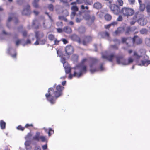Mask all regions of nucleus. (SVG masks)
<instances>
[{"label": "nucleus", "instance_id": "obj_1", "mask_svg": "<svg viewBox=\"0 0 150 150\" xmlns=\"http://www.w3.org/2000/svg\"><path fill=\"white\" fill-rule=\"evenodd\" d=\"M86 59H84L83 60L81 63L78 65L76 67H74L75 71L73 75L70 74L69 78L71 79L73 76H76L77 77H80L81 76L82 74L85 73L86 72V67L83 64V62L85 61Z\"/></svg>", "mask_w": 150, "mask_h": 150}, {"label": "nucleus", "instance_id": "obj_2", "mask_svg": "<svg viewBox=\"0 0 150 150\" xmlns=\"http://www.w3.org/2000/svg\"><path fill=\"white\" fill-rule=\"evenodd\" d=\"M64 87L62 86L58 85L56 87L57 91L54 92L52 88H50L48 90V94H46L45 96L51 103L54 104V101L53 100V97L52 96V94L54 93L55 96L57 98L61 95V91L64 89Z\"/></svg>", "mask_w": 150, "mask_h": 150}, {"label": "nucleus", "instance_id": "obj_3", "mask_svg": "<svg viewBox=\"0 0 150 150\" xmlns=\"http://www.w3.org/2000/svg\"><path fill=\"white\" fill-rule=\"evenodd\" d=\"M120 13L124 16L128 17L132 15L134 13V11L128 7H123L120 11Z\"/></svg>", "mask_w": 150, "mask_h": 150}, {"label": "nucleus", "instance_id": "obj_4", "mask_svg": "<svg viewBox=\"0 0 150 150\" xmlns=\"http://www.w3.org/2000/svg\"><path fill=\"white\" fill-rule=\"evenodd\" d=\"M110 8L114 13L118 15L120 12L119 6L114 4H112L110 6Z\"/></svg>", "mask_w": 150, "mask_h": 150}, {"label": "nucleus", "instance_id": "obj_5", "mask_svg": "<svg viewBox=\"0 0 150 150\" xmlns=\"http://www.w3.org/2000/svg\"><path fill=\"white\" fill-rule=\"evenodd\" d=\"M35 36L37 40L34 44L35 45H37L39 44L38 40H40L44 36V34L42 32L37 31L35 32Z\"/></svg>", "mask_w": 150, "mask_h": 150}, {"label": "nucleus", "instance_id": "obj_6", "mask_svg": "<svg viewBox=\"0 0 150 150\" xmlns=\"http://www.w3.org/2000/svg\"><path fill=\"white\" fill-rule=\"evenodd\" d=\"M148 57L146 55H145L144 56V59L141 61V64H139L138 65L146 66L150 64V60H148Z\"/></svg>", "mask_w": 150, "mask_h": 150}, {"label": "nucleus", "instance_id": "obj_7", "mask_svg": "<svg viewBox=\"0 0 150 150\" xmlns=\"http://www.w3.org/2000/svg\"><path fill=\"white\" fill-rule=\"evenodd\" d=\"M137 28L135 27H127L125 29V33L126 35H129L133 33Z\"/></svg>", "mask_w": 150, "mask_h": 150}, {"label": "nucleus", "instance_id": "obj_8", "mask_svg": "<svg viewBox=\"0 0 150 150\" xmlns=\"http://www.w3.org/2000/svg\"><path fill=\"white\" fill-rule=\"evenodd\" d=\"M65 51L66 54L68 55L71 54L73 52L74 48L71 45L66 46L65 48Z\"/></svg>", "mask_w": 150, "mask_h": 150}, {"label": "nucleus", "instance_id": "obj_9", "mask_svg": "<svg viewBox=\"0 0 150 150\" xmlns=\"http://www.w3.org/2000/svg\"><path fill=\"white\" fill-rule=\"evenodd\" d=\"M92 40V38L90 36L86 37L83 40L82 43L83 45H86L91 42Z\"/></svg>", "mask_w": 150, "mask_h": 150}, {"label": "nucleus", "instance_id": "obj_10", "mask_svg": "<svg viewBox=\"0 0 150 150\" xmlns=\"http://www.w3.org/2000/svg\"><path fill=\"white\" fill-rule=\"evenodd\" d=\"M132 41L134 44H141L142 42V39L137 36H135L133 38Z\"/></svg>", "mask_w": 150, "mask_h": 150}, {"label": "nucleus", "instance_id": "obj_11", "mask_svg": "<svg viewBox=\"0 0 150 150\" xmlns=\"http://www.w3.org/2000/svg\"><path fill=\"white\" fill-rule=\"evenodd\" d=\"M91 60V62L92 63V64H91L90 65V66L91 67V69H90V71L91 73H94L96 72L97 71V70L96 68H95V69H92V66H93L92 64H93L94 63H95L97 62H98V60L97 59H96V58H92Z\"/></svg>", "mask_w": 150, "mask_h": 150}, {"label": "nucleus", "instance_id": "obj_12", "mask_svg": "<svg viewBox=\"0 0 150 150\" xmlns=\"http://www.w3.org/2000/svg\"><path fill=\"white\" fill-rule=\"evenodd\" d=\"M115 57V56L113 54H112L109 56L102 54V57L103 59H105L108 60L109 61H112L113 59Z\"/></svg>", "mask_w": 150, "mask_h": 150}, {"label": "nucleus", "instance_id": "obj_13", "mask_svg": "<svg viewBox=\"0 0 150 150\" xmlns=\"http://www.w3.org/2000/svg\"><path fill=\"white\" fill-rule=\"evenodd\" d=\"M125 31V29L123 27H120L118 28L114 33L113 35H116L123 33Z\"/></svg>", "mask_w": 150, "mask_h": 150}, {"label": "nucleus", "instance_id": "obj_14", "mask_svg": "<svg viewBox=\"0 0 150 150\" xmlns=\"http://www.w3.org/2000/svg\"><path fill=\"white\" fill-rule=\"evenodd\" d=\"M117 62L118 64L125 65V64L123 63H126V60L121 57H117Z\"/></svg>", "mask_w": 150, "mask_h": 150}, {"label": "nucleus", "instance_id": "obj_15", "mask_svg": "<svg viewBox=\"0 0 150 150\" xmlns=\"http://www.w3.org/2000/svg\"><path fill=\"white\" fill-rule=\"evenodd\" d=\"M29 137L30 135H28L26 136L25 137V139L26 141L25 142V144L27 150L30 149V142L29 138Z\"/></svg>", "mask_w": 150, "mask_h": 150}, {"label": "nucleus", "instance_id": "obj_16", "mask_svg": "<svg viewBox=\"0 0 150 150\" xmlns=\"http://www.w3.org/2000/svg\"><path fill=\"white\" fill-rule=\"evenodd\" d=\"M30 13V6L27 5L24 8L23 11L22 13L23 15H27L29 14Z\"/></svg>", "mask_w": 150, "mask_h": 150}, {"label": "nucleus", "instance_id": "obj_17", "mask_svg": "<svg viewBox=\"0 0 150 150\" xmlns=\"http://www.w3.org/2000/svg\"><path fill=\"white\" fill-rule=\"evenodd\" d=\"M138 22L139 24L142 26L146 25L147 22L146 19L143 18H139L138 20Z\"/></svg>", "mask_w": 150, "mask_h": 150}, {"label": "nucleus", "instance_id": "obj_18", "mask_svg": "<svg viewBox=\"0 0 150 150\" xmlns=\"http://www.w3.org/2000/svg\"><path fill=\"white\" fill-rule=\"evenodd\" d=\"M85 19L88 21V22L92 23L95 19V17L94 16H90L89 15L86 16L85 18Z\"/></svg>", "mask_w": 150, "mask_h": 150}, {"label": "nucleus", "instance_id": "obj_19", "mask_svg": "<svg viewBox=\"0 0 150 150\" xmlns=\"http://www.w3.org/2000/svg\"><path fill=\"white\" fill-rule=\"evenodd\" d=\"M63 31L67 33H70L71 32V29L70 27L66 26L64 28Z\"/></svg>", "mask_w": 150, "mask_h": 150}, {"label": "nucleus", "instance_id": "obj_20", "mask_svg": "<svg viewBox=\"0 0 150 150\" xmlns=\"http://www.w3.org/2000/svg\"><path fill=\"white\" fill-rule=\"evenodd\" d=\"M40 133L39 132L36 133L35 135L33 137V139L39 141L40 140Z\"/></svg>", "mask_w": 150, "mask_h": 150}, {"label": "nucleus", "instance_id": "obj_21", "mask_svg": "<svg viewBox=\"0 0 150 150\" xmlns=\"http://www.w3.org/2000/svg\"><path fill=\"white\" fill-rule=\"evenodd\" d=\"M101 36L103 38H108L109 37V34L107 32H103L100 34Z\"/></svg>", "mask_w": 150, "mask_h": 150}, {"label": "nucleus", "instance_id": "obj_22", "mask_svg": "<svg viewBox=\"0 0 150 150\" xmlns=\"http://www.w3.org/2000/svg\"><path fill=\"white\" fill-rule=\"evenodd\" d=\"M93 6L96 8L98 9L101 8L102 6L100 3L97 2L94 4Z\"/></svg>", "mask_w": 150, "mask_h": 150}, {"label": "nucleus", "instance_id": "obj_23", "mask_svg": "<svg viewBox=\"0 0 150 150\" xmlns=\"http://www.w3.org/2000/svg\"><path fill=\"white\" fill-rule=\"evenodd\" d=\"M42 25L43 27L45 29L47 28L48 26V23L47 21L46 20H44L42 21Z\"/></svg>", "mask_w": 150, "mask_h": 150}, {"label": "nucleus", "instance_id": "obj_24", "mask_svg": "<svg viewBox=\"0 0 150 150\" xmlns=\"http://www.w3.org/2000/svg\"><path fill=\"white\" fill-rule=\"evenodd\" d=\"M133 57L137 59H139L141 57L140 55H139L136 51L133 52Z\"/></svg>", "mask_w": 150, "mask_h": 150}, {"label": "nucleus", "instance_id": "obj_25", "mask_svg": "<svg viewBox=\"0 0 150 150\" xmlns=\"http://www.w3.org/2000/svg\"><path fill=\"white\" fill-rule=\"evenodd\" d=\"M148 31L147 29L145 28H142L140 30V33L142 34H146L147 33Z\"/></svg>", "mask_w": 150, "mask_h": 150}, {"label": "nucleus", "instance_id": "obj_26", "mask_svg": "<svg viewBox=\"0 0 150 150\" xmlns=\"http://www.w3.org/2000/svg\"><path fill=\"white\" fill-rule=\"evenodd\" d=\"M133 61V59L131 57L128 58V61L126 60V63H123V64H125V65H128L132 63Z\"/></svg>", "mask_w": 150, "mask_h": 150}, {"label": "nucleus", "instance_id": "obj_27", "mask_svg": "<svg viewBox=\"0 0 150 150\" xmlns=\"http://www.w3.org/2000/svg\"><path fill=\"white\" fill-rule=\"evenodd\" d=\"M145 41L146 45L147 46L150 47V37L146 38Z\"/></svg>", "mask_w": 150, "mask_h": 150}, {"label": "nucleus", "instance_id": "obj_28", "mask_svg": "<svg viewBox=\"0 0 150 150\" xmlns=\"http://www.w3.org/2000/svg\"><path fill=\"white\" fill-rule=\"evenodd\" d=\"M59 56L61 58V62H62V63H63L64 67L66 68V66L65 65V64H67V62H66L65 61V59L64 58H63L62 57L61 55H59Z\"/></svg>", "mask_w": 150, "mask_h": 150}, {"label": "nucleus", "instance_id": "obj_29", "mask_svg": "<svg viewBox=\"0 0 150 150\" xmlns=\"http://www.w3.org/2000/svg\"><path fill=\"white\" fill-rule=\"evenodd\" d=\"M71 9L72 10V12L76 13L78 10V8L76 6H74L71 7Z\"/></svg>", "mask_w": 150, "mask_h": 150}, {"label": "nucleus", "instance_id": "obj_30", "mask_svg": "<svg viewBox=\"0 0 150 150\" xmlns=\"http://www.w3.org/2000/svg\"><path fill=\"white\" fill-rule=\"evenodd\" d=\"M117 22H114L112 23H111L110 24H109L105 26V28H109L111 25L114 26L115 25L117 24Z\"/></svg>", "mask_w": 150, "mask_h": 150}, {"label": "nucleus", "instance_id": "obj_31", "mask_svg": "<svg viewBox=\"0 0 150 150\" xmlns=\"http://www.w3.org/2000/svg\"><path fill=\"white\" fill-rule=\"evenodd\" d=\"M0 125L1 129H3L5 128L6 123L4 122L1 121L0 122Z\"/></svg>", "mask_w": 150, "mask_h": 150}, {"label": "nucleus", "instance_id": "obj_32", "mask_svg": "<svg viewBox=\"0 0 150 150\" xmlns=\"http://www.w3.org/2000/svg\"><path fill=\"white\" fill-rule=\"evenodd\" d=\"M105 18L106 20L108 21L111 19L112 17L110 15L106 14L105 16Z\"/></svg>", "mask_w": 150, "mask_h": 150}, {"label": "nucleus", "instance_id": "obj_33", "mask_svg": "<svg viewBox=\"0 0 150 150\" xmlns=\"http://www.w3.org/2000/svg\"><path fill=\"white\" fill-rule=\"evenodd\" d=\"M65 69V72L66 73H69L71 71V69L69 66H66V68L64 67Z\"/></svg>", "mask_w": 150, "mask_h": 150}, {"label": "nucleus", "instance_id": "obj_34", "mask_svg": "<svg viewBox=\"0 0 150 150\" xmlns=\"http://www.w3.org/2000/svg\"><path fill=\"white\" fill-rule=\"evenodd\" d=\"M47 8L50 11H53L54 10V6L52 4H48Z\"/></svg>", "mask_w": 150, "mask_h": 150}, {"label": "nucleus", "instance_id": "obj_35", "mask_svg": "<svg viewBox=\"0 0 150 150\" xmlns=\"http://www.w3.org/2000/svg\"><path fill=\"white\" fill-rule=\"evenodd\" d=\"M37 22V21L35 20L33 21L32 23V25L33 27L35 28L38 29L39 28V26L38 25L36 26H34V25Z\"/></svg>", "mask_w": 150, "mask_h": 150}, {"label": "nucleus", "instance_id": "obj_36", "mask_svg": "<svg viewBox=\"0 0 150 150\" xmlns=\"http://www.w3.org/2000/svg\"><path fill=\"white\" fill-rule=\"evenodd\" d=\"M79 31L81 33H84L85 31V29L84 27H81L79 29Z\"/></svg>", "mask_w": 150, "mask_h": 150}, {"label": "nucleus", "instance_id": "obj_37", "mask_svg": "<svg viewBox=\"0 0 150 150\" xmlns=\"http://www.w3.org/2000/svg\"><path fill=\"white\" fill-rule=\"evenodd\" d=\"M48 38L51 41L54 40L55 39L54 35L52 34L49 35L48 36Z\"/></svg>", "mask_w": 150, "mask_h": 150}, {"label": "nucleus", "instance_id": "obj_38", "mask_svg": "<svg viewBox=\"0 0 150 150\" xmlns=\"http://www.w3.org/2000/svg\"><path fill=\"white\" fill-rule=\"evenodd\" d=\"M72 59L74 61H76L78 59V56L76 55H73L72 56Z\"/></svg>", "mask_w": 150, "mask_h": 150}, {"label": "nucleus", "instance_id": "obj_39", "mask_svg": "<svg viewBox=\"0 0 150 150\" xmlns=\"http://www.w3.org/2000/svg\"><path fill=\"white\" fill-rule=\"evenodd\" d=\"M40 44L44 45L46 42V39H44L41 40L40 39V40H38Z\"/></svg>", "mask_w": 150, "mask_h": 150}, {"label": "nucleus", "instance_id": "obj_40", "mask_svg": "<svg viewBox=\"0 0 150 150\" xmlns=\"http://www.w3.org/2000/svg\"><path fill=\"white\" fill-rule=\"evenodd\" d=\"M145 6L144 4H140V9L141 11H143L145 9Z\"/></svg>", "mask_w": 150, "mask_h": 150}, {"label": "nucleus", "instance_id": "obj_41", "mask_svg": "<svg viewBox=\"0 0 150 150\" xmlns=\"http://www.w3.org/2000/svg\"><path fill=\"white\" fill-rule=\"evenodd\" d=\"M117 3L121 6H122L123 4V1L122 0H117Z\"/></svg>", "mask_w": 150, "mask_h": 150}, {"label": "nucleus", "instance_id": "obj_42", "mask_svg": "<svg viewBox=\"0 0 150 150\" xmlns=\"http://www.w3.org/2000/svg\"><path fill=\"white\" fill-rule=\"evenodd\" d=\"M146 8L147 11L148 12L150 13V3L149 2L146 5Z\"/></svg>", "mask_w": 150, "mask_h": 150}, {"label": "nucleus", "instance_id": "obj_43", "mask_svg": "<svg viewBox=\"0 0 150 150\" xmlns=\"http://www.w3.org/2000/svg\"><path fill=\"white\" fill-rule=\"evenodd\" d=\"M40 139L42 142H44L46 140V138L44 136H40Z\"/></svg>", "mask_w": 150, "mask_h": 150}, {"label": "nucleus", "instance_id": "obj_44", "mask_svg": "<svg viewBox=\"0 0 150 150\" xmlns=\"http://www.w3.org/2000/svg\"><path fill=\"white\" fill-rule=\"evenodd\" d=\"M18 32H22L23 33V35L24 36H25L26 35H27V32L25 31H22L21 30V29L18 28Z\"/></svg>", "mask_w": 150, "mask_h": 150}, {"label": "nucleus", "instance_id": "obj_45", "mask_svg": "<svg viewBox=\"0 0 150 150\" xmlns=\"http://www.w3.org/2000/svg\"><path fill=\"white\" fill-rule=\"evenodd\" d=\"M22 40H18L16 42V45L17 46L18 45Z\"/></svg>", "mask_w": 150, "mask_h": 150}, {"label": "nucleus", "instance_id": "obj_46", "mask_svg": "<svg viewBox=\"0 0 150 150\" xmlns=\"http://www.w3.org/2000/svg\"><path fill=\"white\" fill-rule=\"evenodd\" d=\"M76 13L74 12H72L71 15V19L74 18Z\"/></svg>", "mask_w": 150, "mask_h": 150}, {"label": "nucleus", "instance_id": "obj_47", "mask_svg": "<svg viewBox=\"0 0 150 150\" xmlns=\"http://www.w3.org/2000/svg\"><path fill=\"white\" fill-rule=\"evenodd\" d=\"M81 8L83 9V10H84L85 9H86L87 10H88V6H84V5H82L81 6Z\"/></svg>", "mask_w": 150, "mask_h": 150}, {"label": "nucleus", "instance_id": "obj_48", "mask_svg": "<svg viewBox=\"0 0 150 150\" xmlns=\"http://www.w3.org/2000/svg\"><path fill=\"white\" fill-rule=\"evenodd\" d=\"M122 20V16L120 15L117 18V20L118 21H121Z\"/></svg>", "mask_w": 150, "mask_h": 150}, {"label": "nucleus", "instance_id": "obj_49", "mask_svg": "<svg viewBox=\"0 0 150 150\" xmlns=\"http://www.w3.org/2000/svg\"><path fill=\"white\" fill-rule=\"evenodd\" d=\"M45 14H47V16L49 17V19H50L51 21L52 22V21H53V20H52V18L51 16L49 14V13H48L46 12H45Z\"/></svg>", "mask_w": 150, "mask_h": 150}, {"label": "nucleus", "instance_id": "obj_50", "mask_svg": "<svg viewBox=\"0 0 150 150\" xmlns=\"http://www.w3.org/2000/svg\"><path fill=\"white\" fill-rule=\"evenodd\" d=\"M17 128L18 130H20L22 131H23L24 129V128L22 127L20 125L18 126Z\"/></svg>", "mask_w": 150, "mask_h": 150}, {"label": "nucleus", "instance_id": "obj_51", "mask_svg": "<svg viewBox=\"0 0 150 150\" xmlns=\"http://www.w3.org/2000/svg\"><path fill=\"white\" fill-rule=\"evenodd\" d=\"M38 2H36L33 1V6L35 7H38V4H37Z\"/></svg>", "mask_w": 150, "mask_h": 150}, {"label": "nucleus", "instance_id": "obj_52", "mask_svg": "<svg viewBox=\"0 0 150 150\" xmlns=\"http://www.w3.org/2000/svg\"><path fill=\"white\" fill-rule=\"evenodd\" d=\"M59 41L58 40L56 39H55L54 40V45H58Z\"/></svg>", "mask_w": 150, "mask_h": 150}, {"label": "nucleus", "instance_id": "obj_53", "mask_svg": "<svg viewBox=\"0 0 150 150\" xmlns=\"http://www.w3.org/2000/svg\"><path fill=\"white\" fill-rule=\"evenodd\" d=\"M3 34L5 35H10V34L9 33H7L6 32L5 30H4L3 31Z\"/></svg>", "mask_w": 150, "mask_h": 150}, {"label": "nucleus", "instance_id": "obj_54", "mask_svg": "<svg viewBox=\"0 0 150 150\" xmlns=\"http://www.w3.org/2000/svg\"><path fill=\"white\" fill-rule=\"evenodd\" d=\"M62 40L64 44H66L68 42L65 39H62Z\"/></svg>", "mask_w": 150, "mask_h": 150}, {"label": "nucleus", "instance_id": "obj_55", "mask_svg": "<svg viewBox=\"0 0 150 150\" xmlns=\"http://www.w3.org/2000/svg\"><path fill=\"white\" fill-rule=\"evenodd\" d=\"M129 2L131 4H133L135 2V0H128Z\"/></svg>", "mask_w": 150, "mask_h": 150}, {"label": "nucleus", "instance_id": "obj_56", "mask_svg": "<svg viewBox=\"0 0 150 150\" xmlns=\"http://www.w3.org/2000/svg\"><path fill=\"white\" fill-rule=\"evenodd\" d=\"M136 19H135V20H133L132 21H131V22H130V24L131 25H133L134 24V23H135L136 22Z\"/></svg>", "mask_w": 150, "mask_h": 150}, {"label": "nucleus", "instance_id": "obj_57", "mask_svg": "<svg viewBox=\"0 0 150 150\" xmlns=\"http://www.w3.org/2000/svg\"><path fill=\"white\" fill-rule=\"evenodd\" d=\"M42 148L43 150H45L47 148V144H45L42 146Z\"/></svg>", "mask_w": 150, "mask_h": 150}, {"label": "nucleus", "instance_id": "obj_58", "mask_svg": "<svg viewBox=\"0 0 150 150\" xmlns=\"http://www.w3.org/2000/svg\"><path fill=\"white\" fill-rule=\"evenodd\" d=\"M57 31L59 33H62L63 31V29H62L60 28H59L57 29Z\"/></svg>", "mask_w": 150, "mask_h": 150}, {"label": "nucleus", "instance_id": "obj_59", "mask_svg": "<svg viewBox=\"0 0 150 150\" xmlns=\"http://www.w3.org/2000/svg\"><path fill=\"white\" fill-rule=\"evenodd\" d=\"M41 148L39 146H37L35 147V150H40Z\"/></svg>", "mask_w": 150, "mask_h": 150}, {"label": "nucleus", "instance_id": "obj_60", "mask_svg": "<svg viewBox=\"0 0 150 150\" xmlns=\"http://www.w3.org/2000/svg\"><path fill=\"white\" fill-rule=\"evenodd\" d=\"M33 13H34V14L36 15H38L39 13L38 11L35 10L33 11Z\"/></svg>", "mask_w": 150, "mask_h": 150}, {"label": "nucleus", "instance_id": "obj_61", "mask_svg": "<svg viewBox=\"0 0 150 150\" xmlns=\"http://www.w3.org/2000/svg\"><path fill=\"white\" fill-rule=\"evenodd\" d=\"M111 47L114 49H117V47L116 45H112Z\"/></svg>", "mask_w": 150, "mask_h": 150}, {"label": "nucleus", "instance_id": "obj_62", "mask_svg": "<svg viewBox=\"0 0 150 150\" xmlns=\"http://www.w3.org/2000/svg\"><path fill=\"white\" fill-rule=\"evenodd\" d=\"M103 69H104L103 67L102 64L100 65V71H102L103 70Z\"/></svg>", "mask_w": 150, "mask_h": 150}, {"label": "nucleus", "instance_id": "obj_63", "mask_svg": "<svg viewBox=\"0 0 150 150\" xmlns=\"http://www.w3.org/2000/svg\"><path fill=\"white\" fill-rule=\"evenodd\" d=\"M81 19H79V18H77L76 19V21L77 23H79L81 21Z\"/></svg>", "mask_w": 150, "mask_h": 150}, {"label": "nucleus", "instance_id": "obj_64", "mask_svg": "<svg viewBox=\"0 0 150 150\" xmlns=\"http://www.w3.org/2000/svg\"><path fill=\"white\" fill-rule=\"evenodd\" d=\"M30 42H31L29 40H28L26 42L25 44H30Z\"/></svg>", "mask_w": 150, "mask_h": 150}]
</instances>
